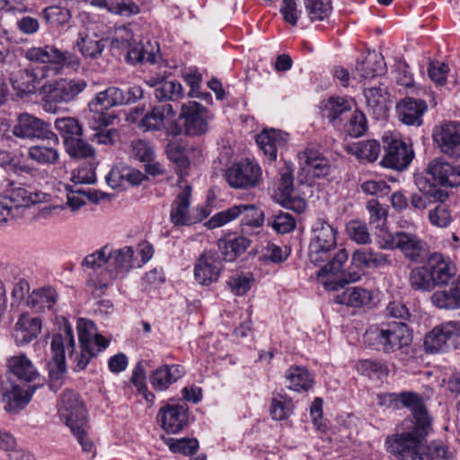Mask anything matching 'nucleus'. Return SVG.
<instances>
[{"instance_id": "1", "label": "nucleus", "mask_w": 460, "mask_h": 460, "mask_svg": "<svg viewBox=\"0 0 460 460\" xmlns=\"http://www.w3.org/2000/svg\"><path fill=\"white\" fill-rule=\"evenodd\" d=\"M402 402L412 413V420L402 423V432L388 437L386 450L399 460H423L421 453L425 438L432 431V420L421 397L413 393L401 394Z\"/></svg>"}, {"instance_id": "2", "label": "nucleus", "mask_w": 460, "mask_h": 460, "mask_svg": "<svg viewBox=\"0 0 460 460\" xmlns=\"http://www.w3.org/2000/svg\"><path fill=\"white\" fill-rule=\"evenodd\" d=\"M25 58L32 62L43 63L45 66L21 69L12 75L11 84L20 97L34 93L42 80L61 75L66 68L77 71L80 67V60L76 56L67 51H60L49 45L29 49Z\"/></svg>"}, {"instance_id": "3", "label": "nucleus", "mask_w": 460, "mask_h": 460, "mask_svg": "<svg viewBox=\"0 0 460 460\" xmlns=\"http://www.w3.org/2000/svg\"><path fill=\"white\" fill-rule=\"evenodd\" d=\"M134 263V251L131 246L113 249L103 246L87 255L82 261V267L97 270L103 267L99 273H93L87 281L96 296L105 293L116 279L125 278Z\"/></svg>"}, {"instance_id": "4", "label": "nucleus", "mask_w": 460, "mask_h": 460, "mask_svg": "<svg viewBox=\"0 0 460 460\" xmlns=\"http://www.w3.org/2000/svg\"><path fill=\"white\" fill-rule=\"evenodd\" d=\"M336 235L337 230L326 219H315L311 228L309 259L315 265L327 261L321 268L319 276L338 273L348 261L349 253L346 249H340L331 256V252L337 244Z\"/></svg>"}, {"instance_id": "5", "label": "nucleus", "mask_w": 460, "mask_h": 460, "mask_svg": "<svg viewBox=\"0 0 460 460\" xmlns=\"http://www.w3.org/2000/svg\"><path fill=\"white\" fill-rule=\"evenodd\" d=\"M363 341L373 349L394 353L411 345L412 332L402 322L370 326L363 335Z\"/></svg>"}, {"instance_id": "6", "label": "nucleus", "mask_w": 460, "mask_h": 460, "mask_svg": "<svg viewBox=\"0 0 460 460\" xmlns=\"http://www.w3.org/2000/svg\"><path fill=\"white\" fill-rule=\"evenodd\" d=\"M59 414L66 420L78 443L85 452H90L93 443L86 437V410L79 395L73 391H64L60 398Z\"/></svg>"}, {"instance_id": "7", "label": "nucleus", "mask_w": 460, "mask_h": 460, "mask_svg": "<svg viewBox=\"0 0 460 460\" xmlns=\"http://www.w3.org/2000/svg\"><path fill=\"white\" fill-rule=\"evenodd\" d=\"M86 81L80 78H61L45 84L41 87V93L44 95V110L55 113L58 110L57 104L74 101L86 88Z\"/></svg>"}, {"instance_id": "8", "label": "nucleus", "mask_w": 460, "mask_h": 460, "mask_svg": "<svg viewBox=\"0 0 460 460\" xmlns=\"http://www.w3.org/2000/svg\"><path fill=\"white\" fill-rule=\"evenodd\" d=\"M77 332L81 351L75 358V368L83 370L92 358L107 348L108 341L95 332L94 323L90 320L79 319Z\"/></svg>"}, {"instance_id": "9", "label": "nucleus", "mask_w": 460, "mask_h": 460, "mask_svg": "<svg viewBox=\"0 0 460 460\" xmlns=\"http://www.w3.org/2000/svg\"><path fill=\"white\" fill-rule=\"evenodd\" d=\"M66 350L70 357L73 356L75 350L73 330L66 323H65L62 332L54 334L51 340V352L57 370H49L50 381L49 385L54 391H57L61 386V378L66 370Z\"/></svg>"}, {"instance_id": "10", "label": "nucleus", "mask_w": 460, "mask_h": 460, "mask_svg": "<svg viewBox=\"0 0 460 460\" xmlns=\"http://www.w3.org/2000/svg\"><path fill=\"white\" fill-rule=\"evenodd\" d=\"M424 346L430 353L460 349V321H449L434 327L426 335Z\"/></svg>"}, {"instance_id": "11", "label": "nucleus", "mask_w": 460, "mask_h": 460, "mask_svg": "<svg viewBox=\"0 0 460 460\" xmlns=\"http://www.w3.org/2000/svg\"><path fill=\"white\" fill-rule=\"evenodd\" d=\"M261 177L260 165L248 158L232 164L226 172L228 184L235 189H250L257 186Z\"/></svg>"}, {"instance_id": "12", "label": "nucleus", "mask_w": 460, "mask_h": 460, "mask_svg": "<svg viewBox=\"0 0 460 460\" xmlns=\"http://www.w3.org/2000/svg\"><path fill=\"white\" fill-rule=\"evenodd\" d=\"M384 143L385 154L381 164L397 171L406 169L414 156L411 146L393 136H385Z\"/></svg>"}, {"instance_id": "13", "label": "nucleus", "mask_w": 460, "mask_h": 460, "mask_svg": "<svg viewBox=\"0 0 460 460\" xmlns=\"http://www.w3.org/2000/svg\"><path fill=\"white\" fill-rule=\"evenodd\" d=\"M49 125L41 119L24 113L19 116L17 123L13 127V133L20 138H48L53 139L56 145L59 140L56 134L49 131Z\"/></svg>"}, {"instance_id": "14", "label": "nucleus", "mask_w": 460, "mask_h": 460, "mask_svg": "<svg viewBox=\"0 0 460 460\" xmlns=\"http://www.w3.org/2000/svg\"><path fill=\"white\" fill-rule=\"evenodd\" d=\"M222 270L221 256L217 251H205L198 258L195 268V279L201 285L208 286L217 281Z\"/></svg>"}, {"instance_id": "15", "label": "nucleus", "mask_w": 460, "mask_h": 460, "mask_svg": "<svg viewBox=\"0 0 460 460\" xmlns=\"http://www.w3.org/2000/svg\"><path fill=\"white\" fill-rule=\"evenodd\" d=\"M180 119H184V133L188 136H199L208 130V112L197 102L182 104Z\"/></svg>"}, {"instance_id": "16", "label": "nucleus", "mask_w": 460, "mask_h": 460, "mask_svg": "<svg viewBox=\"0 0 460 460\" xmlns=\"http://www.w3.org/2000/svg\"><path fill=\"white\" fill-rule=\"evenodd\" d=\"M37 385H28L26 389L13 383H2L0 394L4 410L8 412H18L31 401L32 394L37 389Z\"/></svg>"}, {"instance_id": "17", "label": "nucleus", "mask_w": 460, "mask_h": 460, "mask_svg": "<svg viewBox=\"0 0 460 460\" xmlns=\"http://www.w3.org/2000/svg\"><path fill=\"white\" fill-rule=\"evenodd\" d=\"M397 244L404 258L414 263H423L430 255L427 243L412 232L401 230Z\"/></svg>"}, {"instance_id": "18", "label": "nucleus", "mask_w": 460, "mask_h": 460, "mask_svg": "<svg viewBox=\"0 0 460 460\" xmlns=\"http://www.w3.org/2000/svg\"><path fill=\"white\" fill-rule=\"evenodd\" d=\"M433 137L443 153L460 158V122L443 123L434 132Z\"/></svg>"}, {"instance_id": "19", "label": "nucleus", "mask_w": 460, "mask_h": 460, "mask_svg": "<svg viewBox=\"0 0 460 460\" xmlns=\"http://www.w3.org/2000/svg\"><path fill=\"white\" fill-rule=\"evenodd\" d=\"M3 196L7 199V203L17 217H21L24 209L31 205L45 199V194L42 192L31 191L28 187L13 186V184Z\"/></svg>"}, {"instance_id": "20", "label": "nucleus", "mask_w": 460, "mask_h": 460, "mask_svg": "<svg viewBox=\"0 0 460 460\" xmlns=\"http://www.w3.org/2000/svg\"><path fill=\"white\" fill-rule=\"evenodd\" d=\"M187 408L183 404L166 403L160 408L157 420L167 433L176 434L188 423Z\"/></svg>"}, {"instance_id": "21", "label": "nucleus", "mask_w": 460, "mask_h": 460, "mask_svg": "<svg viewBox=\"0 0 460 460\" xmlns=\"http://www.w3.org/2000/svg\"><path fill=\"white\" fill-rule=\"evenodd\" d=\"M297 156L301 169L307 174L312 173L316 178H322L329 174V160L316 148L308 146L300 152Z\"/></svg>"}, {"instance_id": "22", "label": "nucleus", "mask_w": 460, "mask_h": 460, "mask_svg": "<svg viewBox=\"0 0 460 460\" xmlns=\"http://www.w3.org/2000/svg\"><path fill=\"white\" fill-rule=\"evenodd\" d=\"M399 119L409 126L420 127L422 125L423 115L428 110L425 101L407 97L396 106Z\"/></svg>"}, {"instance_id": "23", "label": "nucleus", "mask_w": 460, "mask_h": 460, "mask_svg": "<svg viewBox=\"0 0 460 460\" xmlns=\"http://www.w3.org/2000/svg\"><path fill=\"white\" fill-rule=\"evenodd\" d=\"M428 173L435 182L440 185L449 187L460 185V164L454 166L443 159H435L429 164Z\"/></svg>"}, {"instance_id": "24", "label": "nucleus", "mask_w": 460, "mask_h": 460, "mask_svg": "<svg viewBox=\"0 0 460 460\" xmlns=\"http://www.w3.org/2000/svg\"><path fill=\"white\" fill-rule=\"evenodd\" d=\"M417 186L420 193H414L411 197V206L415 209L424 210L430 203L444 202L447 199L445 191L430 184L427 180H418Z\"/></svg>"}, {"instance_id": "25", "label": "nucleus", "mask_w": 460, "mask_h": 460, "mask_svg": "<svg viewBox=\"0 0 460 460\" xmlns=\"http://www.w3.org/2000/svg\"><path fill=\"white\" fill-rule=\"evenodd\" d=\"M191 186L185 185L172 203L170 218L174 226H190L195 221L190 215Z\"/></svg>"}, {"instance_id": "26", "label": "nucleus", "mask_w": 460, "mask_h": 460, "mask_svg": "<svg viewBox=\"0 0 460 460\" xmlns=\"http://www.w3.org/2000/svg\"><path fill=\"white\" fill-rule=\"evenodd\" d=\"M427 261L434 287L447 285L456 279L455 277V267L446 261L440 253L430 254Z\"/></svg>"}, {"instance_id": "27", "label": "nucleus", "mask_w": 460, "mask_h": 460, "mask_svg": "<svg viewBox=\"0 0 460 460\" xmlns=\"http://www.w3.org/2000/svg\"><path fill=\"white\" fill-rule=\"evenodd\" d=\"M351 261L367 269H381L392 266V260L388 254L376 251L372 247L356 249L351 255Z\"/></svg>"}, {"instance_id": "28", "label": "nucleus", "mask_w": 460, "mask_h": 460, "mask_svg": "<svg viewBox=\"0 0 460 460\" xmlns=\"http://www.w3.org/2000/svg\"><path fill=\"white\" fill-rule=\"evenodd\" d=\"M41 331V319L22 313L14 326L13 337L19 345L27 344L36 339Z\"/></svg>"}, {"instance_id": "29", "label": "nucleus", "mask_w": 460, "mask_h": 460, "mask_svg": "<svg viewBox=\"0 0 460 460\" xmlns=\"http://www.w3.org/2000/svg\"><path fill=\"white\" fill-rule=\"evenodd\" d=\"M351 102L342 97H331L324 103L322 113L332 125L341 128L342 122L351 111Z\"/></svg>"}, {"instance_id": "30", "label": "nucleus", "mask_w": 460, "mask_h": 460, "mask_svg": "<svg viewBox=\"0 0 460 460\" xmlns=\"http://www.w3.org/2000/svg\"><path fill=\"white\" fill-rule=\"evenodd\" d=\"M7 367L20 381L32 383L40 379L38 370L24 354L10 357Z\"/></svg>"}, {"instance_id": "31", "label": "nucleus", "mask_w": 460, "mask_h": 460, "mask_svg": "<svg viewBox=\"0 0 460 460\" xmlns=\"http://www.w3.org/2000/svg\"><path fill=\"white\" fill-rule=\"evenodd\" d=\"M184 375L181 365H164L155 369L150 376V383L155 390H166Z\"/></svg>"}, {"instance_id": "32", "label": "nucleus", "mask_w": 460, "mask_h": 460, "mask_svg": "<svg viewBox=\"0 0 460 460\" xmlns=\"http://www.w3.org/2000/svg\"><path fill=\"white\" fill-rule=\"evenodd\" d=\"M356 71L362 78H372L385 72V64L381 54L375 51L368 52L361 59H358Z\"/></svg>"}, {"instance_id": "33", "label": "nucleus", "mask_w": 460, "mask_h": 460, "mask_svg": "<svg viewBox=\"0 0 460 460\" xmlns=\"http://www.w3.org/2000/svg\"><path fill=\"white\" fill-rule=\"evenodd\" d=\"M54 143V146L39 144L30 146L27 150V156L30 160L42 166L55 165L59 162L60 155Z\"/></svg>"}, {"instance_id": "34", "label": "nucleus", "mask_w": 460, "mask_h": 460, "mask_svg": "<svg viewBox=\"0 0 460 460\" xmlns=\"http://www.w3.org/2000/svg\"><path fill=\"white\" fill-rule=\"evenodd\" d=\"M174 110L172 104L165 103L155 106L140 121V127L145 130H160L165 119L172 117Z\"/></svg>"}, {"instance_id": "35", "label": "nucleus", "mask_w": 460, "mask_h": 460, "mask_svg": "<svg viewBox=\"0 0 460 460\" xmlns=\"http://www.w3.org/2000/svg\"><path fill=\"white\" fill-rule=\"evenodd\" d=\"M432 303L441 309L460 307V275L453 280L448 290L435 292L431 296Z\"/></svg>"}, {"instance_id": "36", "label": "nucleus", "mask_w": 460, "mask_h": 460, "mask_svg": "<svg viewBox=\"0 0 460 460\" xmlns=\"http://www.w3.org/2000/svg\"><path fill=\"white\" fill-rule=\"evenodd\" d=\"M372 292L363 288L351 287L336 296V303L351 307H363L372 301Z\"/></svg>"}, {"instance_id": "37", "label": "nucleus", "mask_w": 460, "mask_h": 460, "mask_svg": "<svg viewBox=\"0 0 460 460\" xmlns=\"http://www.w3.org/2000/svg\"><path fill=\"white\" fill-rule=\"evenodd\" d=\"M364 96L368 110L376 118L384 117L387 111V91L382 86L367 88L364 91Z\"/></svg>"}, {"instance_id": "38", "label": "nucleus", "mask_w": 460, "mask_h": 460, "mask_svg": "<svg viewBox=\"0 0 460 460\" xmlns=\"http://www.w3.org/2000/svg\"><path fill=\"white\" fill-rule=\"evenodd\" d=\"M287 386L294 391H308L314 379L308 370L302 367H291L286 373Z\"/></svg>"}, {"instance_id": "39", "label": "nucleus", "mask_w": 460, "mask_h": 460, "mask_svg": "<svg viewBox=\"0 0 460 460\" xmlns=\"http://www.w3.org/2000/svg\"><path fill=\"white\" fill-rule=\"evenodd\" d=\"M250 245V240L244 236H237L218 241V248L223 256L222 260L233 261Z\"/></svg>"}, {"instance_id": "40", "label": "nucleus", "mask_w": 460, "mask_h": 460, "mask_svg": "<svg viewBox=\"0 0 460 460\" xmlns=\"http://www.w3.org/2000/svg\"><path fill=\"white\" fill-rule=\"evenodd\" d=\"M121 89L116 86L108 87L98 93L94 99L89 102L90 109L100 107L101 111H107L115 106H121Z\"/></svg>"}, {"instance_id": "41", "label": "nucleus", "mask_w": 460, "mask_h": 460, "mask_svg": "<svg viewBox=\"0 0 460 460\" xmlns=\"http://www.w3.org/2000/svg\"><path fill=\"white\" fill-rule=\"evenodd\" d=\"M57 292L50 287L34 290L27 298V305L37 311L51 309L57 302Z\"/></svg>"}, {"instance_id": "42", "label": "nucleus", "mask_w": 460, "mask_h": 460, "mask_svg": "<svg viewBox=\"0 0 460 460\" xmlns=\"http://www.w3.org/2000/svg\"><path fill=\"white\" fill-rule=\"evenodd\" d=\"M282 137L279 131L275 129L263 130L256 137V143L270 159L277 157L278 146L281 145Z\"/></svg>"}, {"instance_id": "43", "label": "nucleus", "mask_w": 460, "mask_h": 460, "mask_svg": "<svg viewBox=\"0 0 460 460\" xmlns=\"http://www.w3.org/2000/svg\"><path fill=\"white\" fill-rule=\"evenodd\" d=\"M76 45L82 55L88 58H98L105 47L104 40L97 39L95 34L89 35L82 32L79 33Z\"/></svg>"}, {"instance_id": "44", "label": "nucleus", "mask_w": 460, "mask_h": 460, "mask_svg": "<svg viewBox=\"0 0 460 460\" xmlns=\"http://www.w3.org/2000/svg\"><path fill=\"white\" fill-rule=\"evenodd\" d=\"M279 190L283 196V205L287 208L301 212L305 209V204L302 199L294 200L293 193V177L290 172L281 174Z\"/></svg>"}, {"instance_id": "45", "label": "nucleus", "mask_w": 460, "mask_h": 460, "mask_svg": "<svg viewBox=\"0 0 460 460\" xmlns=\"http://www.w3.org/2000/svg\"><path fill=\"white\" fill-rule=\"evenodd\" d=\"M158 102H175L183 97V88L179 82L164 80L154 90Z\"/></svg>"}, {"instance_id": "46", "label": "nucleus", "mask_w": 460, "mask_h": 460, "mask_svg": "<svg viewBox=\"0 0 460 460\" xmlns=\"http://www.w3.org/2000/svg\"><path fill=\"white\" fill-rule=\"evenodd\" d=\"M352 155L366 162H374L380 153V145L376 140L360 141L349 146Z\"/></svg>"}, {"instance_id": "47", "label": "nucleus", "mask_w": 460, "mask_h": 460, "mask_svg": "<svg viewBox=\"0 0 460 460\" xmlns=\"http://www.w3.org/2000/svg\"><path fill=\"white\" fill-rule=\"evenodd\" d=\"M55 128L62 137L64 144L66 140L77 136H83V127L77 119L72 117L58 118L55 120Z\"/></svg>"}, {"instance_id": "48", "label": "nucleus", "mask_w": 460, "mask_h": 460, "mask_svg": "<svg viewBox=\"0 0 460 460\" xmlns=\"http://www.w3.org/2000/svg\"><path fill=\"white\" fill-rule=\"evenodd\" d=\"M410 285L414 290L430 291L434 288L429 267H417L411 271Z\"/></svg>"}, {"instance_id": "49", "label": "nucleus", "mask_w": 460, "mask_h": 460, "mask_svg": "<svg viewBox=\"0 0 460 460\" xmlns=\"http://www.w3.org/2000/svg\"><path fill=\"white\" fill-rule=\"evenodd\" d=\"M305 7L312 22L323 21L332 13L331 0H304Z\"/></svg>"}, {"instance_id": "50", "label": "nucleus", "mask_w": 460, "mask_h": 460, "mask_svg": "<svg viewBox=\"0 0 460 460\" xmlns=\"http://www.w3.org/2000/svg\"><path fill=\"white\" fill-rule=\"evenodd\" d=\"M129 156L135 160L150 163L155 158L154 146L149 141L136 139L129 145Z\"/></svg>"}, {"instance_id": "51", "label": "nucleus", "mask_w": 460, "mask_h": 460, "mask_svg": "<svg viewBox=\"0 0 460 460\" xmlns=\"http://www.w3.org/2000/svg\"><path fill=\"white\" fill-rule=\"evenodd\" d=\"M66 153L72 158L83 159L92 157L94 155L93 148L82 139V136L66 140L64 144Z\"/></svg>"}, {"instance_id": "52", "label": "nucleus", "mask_w": 460, "mask_h": 460, "mask_svg": "<svg viewBox=\"0 0 460 460\" xmlns=\"http://www.w3.org/2000/svg\"><path fill=\"white\" fill-rule=\"evenodd\" d=\"M341 128L350 137H359L364 135L367 128L366 116L362 111L356 110L350 114L348 122H342Z\"/></svg>"}, {"instance_id": "53", "label": "nucleus", "mask_w": 460, "mask_h": 460, "mask_svg": "<svg viewBox=\"0 0 460 460\" xmlns=\"http://www.w3.org/2000/svg\"><path fill=\"white\" fill-rule=\"evenodd\" d=\"M164 443L173 453L182 454L184 456L193 455L199 448V442L195 438H184L176 439L172 438L163 437Z\"/></svg>"}, {"instance_id": "54", "label": "nucleus", "mask_w": 460, "mask_h": 460, "mask_svg": "<svg viewBox=\"0 0 460 460\" xmlns=\"http://www.w3.org/2000/svg\"><path fill=\"white\" fill-rule=\"evenodd\" d=\"M106 9L112 13L130 17L139 13V6L133 0H105Z\"/></svg>"}, {"instance_id": "55", "label": "nucleus", "mask_w": 460, "mask_h": 460, "mask_svg": "<svg viewBox=\"0 0 460 460\" xmlns=\"http://www.w3.org/2000/svg\"><path fill=\"white\" fill-rule=\"evenodd\" d=\"M346 231L349 237L358 244H367L371 243V236L367 225L358 220H352L348 223Z\"/></svg>"}, {"instance_id": "56", "label": "nucleus", "mask_w": 460, "mask_h": 460, "mask_svg": "<svg viewBox=\"0 0 460 460\" xmlns=\"http://www.w3.org/2000/svg\"><path fill=\"white\" fill-rule=\"evenodd\" d=\"M42 16L52 26H62L67 23L71 18L69 10L58 5L46 7L42 11Z\"/></svg>"}, {"instance_id": "57", "label": "nucleus", "mask_w": 460, "mask_h": 460, "mask_svg": "<svg viewBox=\"0 0 460 460\" xmlns=\"http://www.w3.org/2000/svg\"><path fill=\"white\" fill-rule=\"evenodd\" d=\"M240 208L241 222L250 226H261L264 221V214L254 205H237Z\"/></svg>"}, {"instance_id": "58", "label": "nucleus", "mask_w": 460, "mask_h": 460, "mask_svg": "<svg viewBox=\"0 0 460 460\" xmlns=\"http://www.w3.org/2000/svg\"><path fill=\"white\" fill-rule=\"evenodd\" d=\"M366 208L369 215V224L376 227L383 226L387 220V208L383 206L377 199H370L366 205Z\"/></svg>"}, {"instance_id": "59", "label": "nucleus", "mask_w": 460, "mask_h": 460, "mask_svg": "<svg viewBox=\"0 0 460 460\" xmlns=\"http://www.w3.org/2000/svg\"><path fill=\"white\" fill-rule=\"evenodd\" d=\"M291 400L279 396V398H273L270 405V414L276 420H283L288 418L292 412Z\"/></svg>"}, {"instance_id": "60", "label": "nucleus", "mask_w": 460, "mask_h": 460, "mask_svg": "<svg viewBox=\"0 0 460 460\" xmlns=\"http://www.w3.org/2000/svg\"><path fill=\"white\" fill-rule=\"evenodd\" d=\"M239 216L240 208H237V205L233 206L226 210L215 214L208 222H206L205 225L208 228L214 229L234 220Z\"/></svg>"}, {"instance_id": "61", "label": "nucleus", "mask_w": 460, "mask_h": 460, "mask_svg": "<svg viewBox=\"0 0 460 460\" xmlns=\"http://www.w3.org/2000/svg\"><path fill=\"white\" fill-rule=\"evenodd\" d=\"M90 110V113L86 117L87 123L95 132L104 127L111 125L115 119L114 115L105 114L102 111L99 110V108Z\"/></svg>"}, {"instance_id": "62", "label": "nucleus", "mask_w": 460, "mask_h": 460, "mask_svg": "<svg viewBox=\"0 0 460 460\" xmlns=\"http://www.w3.org/2000/svg\"><path fill=\"white\" fill-rule=\"evenodd\" d=\"M357 368L362 375L367 376L370 378H380L386 373V367L381 361H376L371 359L360 360L357 364Z\"/></svg>"}, {"instance_id": "63", "label": "nucleus", "mask_w": 460, "mask_h": 460, "mask_svg": "<svg viewBox=\"0 0 460 460\" xmlns=\"http://www.w3.org/2000/svg\"><path fill=\"white\" fill-rule=\"evenodd\" d=\"M429 219L430 224L435 226L447 227L449 226L452 217L444 202H439L435 208L429 211Z\"/></svg>"}, {"instance_id": "64", "label": "nucleus", "mask_w": 460, "mask_h": 460, "mask_svg": "<svg viewBox=\"0 0 460 460\" xmlns=\"http://www.w3.org/2000/svg\"><path fill=\"white\" fill-rule=\"evenodd\" d=\"M269 224L279 234H288L296 227V219L288 213L279 212L272 217Z\"/></svg>"}]
</instances>
